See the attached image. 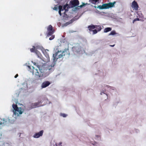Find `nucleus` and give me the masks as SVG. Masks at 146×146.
Returning <instances> with one entry per match:
<instances>
[{
    "instance_id": "f257e3e1",
    "label": "nucleus",
    "mask_w": 146,
    "mask_h": 146,
    "mask_svg": "<svg viewBox=\"0 0 146 146\" xmlns=\"http://www.w3.org/2000/svg\"><path fill=\"white\" fill-rule=\"evenodd\" d=\"M35 64L37 66L38 69H35V68L32 66L33 72H35V75L39 78H43L48 76L54 69V66L55 63L54 62L48 65L46 67H45L44 64L40 61H37L36 63H35Z\"/></svg>"
},
{
    "instance_id": "f03ea898",
    "label": "nucleus",
    "mask_w": 146,
    "mask_h": 146,
    "mask_svg": "<svg viewBox=\"0 0 146 146\" xmlns=\"http://www.w3.org/2000/svg\"><path fill=\"white\" fill-rule=\"evenodd\" d=\"M69 54L68 49H65L64 51L62 52L61 50H59L57 48L56 51V53L53 54V59L54 61L53 62L55 63V62L57 60L62 58L64 56L68 55Z\"/></svg>"
},
{
    "instance_id": "7ed1b4c3",
    "label": "nucleus",
    "mask_w": 146,
    "mask_h": 146,
    "mask_svg": "<svg viewBox=\"0 0 146 146\" xmlns=\"http://www.w3.org/2000/svg\"><path fill=\"white\" fill-rule=\"evenodd\" d=\"M13 108V114L16 116H18L19 115L21 114L23 112L24 110L21 107H18L16 104H13L12 105Z\"/></svg>"
},
{
    "instance_id": "20e7f679",
    "label": "nucleus",
    "mask_w": 146,
    "mask_h": 146,
    "mask_svg": "<svg viewBox=\"0 0 146 146\" xmlns=\"http://www.w3.org/2000/svg\"><path fill=\"white\" fill-rule=\"evenodd\" d=\"M79 4V1L78 0H71L69 3L71 8L77 6Z\"/></svg>"
},
{
    "instance_id": "39448f33",
    "label": "nucleus",
    "mask_w": 146,
    "mask_h": 146,
    "mask_svg": "<svg viewBox=\"0 0 146 146\" xmlns=\"http://www.w3.org/2000/svg\"><path fill=\"white\" fill-rule=\"evenodd\" d=\"M48 33L47 36H49L52 35L54 32V30L53 29V27L51 25H50L47 28Z\"/></svg>"
},
{
    "instance_id": "423d86ee",
    "label": "nucleus",
    "mask_w": 146,
    "mask_h": 146,
    "mask_svg": "<svg viewBox=\"0 0 146 146\" xmlns=\"http://www.w3.org/2000/svg\"><path fill=\"white\" fill-rule=\"evenodd\" d=\"M131 7L132 8H133L136 11H137L138 9L139 5L135 1H134L132 2Z\"/></svg>"
},
{
    "instance_id": "0eeeda50",
    "label": "nucleus",
    "mask_w": 146,
    "mask_h": 146,
    "mask_svg": "<svg viewBox=\"0 0 146 146\" xmlns=\"http://www.w3.org/2000/svg\"><path fill=\"white\" fill-rule=\"evenodd\" d=\"M42 102L41 101H39L37 102L33 103L31 105V108L32 109L40 106V104Z\"/></svg>"
},
{
    "instance_id": "6e6552de",
    "label": "nucleus",
    "mask_w": 146,
    "mask_h": 146,
    "mask_svg": "<svg viewBox=\"0 0 146 146\" xmlns=\"http://www.w3.org/2000/svg\"><path fill=\"white\" fill-rule=\"evenodd\" d=\"M115 3V2H114L113 3L110 2L108 3L104 4L105 9H108L113 7Z\"/></svg>"
},
{
    "instance_id": "1a4fd4ad",
    "label": "nucleus",
    "mask_w": 146,
    "mask_h": 146,
    "mask_svg": "<svg viewBox=\"0 0 146 146\" xmlns=\"http://www.w3.org/2000/svg\"><path fill=\"white\" fill-rule=\"evenodd\" d=\"M73 51L75 52H80L81 51V47L79 45L73 47Z\"/></svg>"
},
{
    "instance_id": "9d476101",
    "label": "nucleus",
    "mask_w": 146,
    "mask_h": 146,
    "mask_svg": "<svg viewBox=\"0 0 146 146\" xmlns=\"http://www.w3.org/2000/svg\"><path fill=\"white\" fill-rule=\"evenodd\" d=\"M43 132V130H41L39 132L36 133L34 135L33 137L35 138H39L40 137L42 136Z\"/></svg>"
},
{
    "instance_id": "9b49d317",
    "label": "nucleus",
    "mask_w": 146,
    "mask_h": 146,
    "mask_svg": "<svg viewBox=\"0 0 146 146\" xmlns=\"http://www.w3.org/2000/svg\"><path fill=\"white\" fill-rule=\"evenodd\" d=\"M71 7L70 5L67 3L64 5L63 8L62 7L63 11L64 10H65V12L64 13L65 14V13L68 11L69 9Z\"/></svg>"
},
{
    "instance_id": "f8f14e48",
    "label": "nucleus",
    "mask_w": 146,
    "mask_h": 146,
    "mask_svg": "<svg viewBox=\"0 0 146 146\" xmlns=\"http://www.w3.org/2000/svg\"><path fill=\"white\" fill-rule=\"evenodd\" d=\"M50 84V83L49 81H45L42 83L41 87L42 88H44L48 86Z\"/></svg>"
},
{
    "instance_id": "ddd939ff",
    "label": "nucleus",
    "mask_w": 146,
    "mask_h": 146,
    "mask_svg": "<svg viewBox=\"0 0 146 146\" xmlns=\"http://www.w3.org/2000/svg\"><path fill=\"white\" fill-rule=\"evenodd\" d=\"M6 119H3V121L0 123V129H2L3 126L6 125L7 123V121H6Z\"/></svg>"
},
{
    "instance_id": "4468645a",
    "label": "nucleus",
    "mask_w": 146,
    "mask_h": 146,
    "mask_svg": "<svg viewBox=\"0 0 146 146\" xmlns=\"http://www.w3.org/2000/svg\"><path fill=\"white\" fill-rule=\"evenodd\" d=\"M44 53L46 58L47 61L48 62L50 60V57L48 54L46 50L44 52Z\"/></svg>"
},
{
    "instance_id": "2eb2a0df",
    "label": "nucleus",
    "mask_w": 146,
    "mask_h": 146,
    "mask_svg": "<svg viewBox=\"0 0 146 146\" xmlns=\"http://www.w3.org/2000/svg\"><path fill=\"white\" fill-rule=\"evenodd\" d=\"M137 15L138 16L137 17H138L139 18H141V19H142V20L143 21L145 19V18L144 17L142 13H139L137 14Z\"/></svg>"
},
{
    "instance_id": "dca6fc26",
    "label": "nucleus",
    "mask_w": 146,
    "mask_h": 146,
    "mask_svg": "<svg viewBox=\"0 0 146 146\" xmlns=\"http://www.w3.org/2000/svg\"><path fill=\"white\" fill-rule=\"evenodd\" d=\"M85 5V4L84 3H83L82 5H81L80 6L78 5L77 7L75 8V10L76 11L78 10L79 9L82 7L84 6Z\"/></svg>"
},
{
    "instance_id": "f3484780",
    "label": "nucleus",
    "mask_w": 146,
    "mask_h": 146,
    "mask_svg": "<svg viewBox=\"0 0 146 146\" xmlns=\"http://www.w3.org/2000/svg\"><path fill=\"white\" fill-rule=\"evenodd\" d=\"M96 28V25H89L88 26V28L90 31H92V29Z\"/></svg>"
},
{
    "instance_id": "a211bd4d",
    "label": "nucleus",
    "mask_w": 146,
    "mask_h": 146,
    "mask_svg": "<svg viewBox=\"0 0 146 146\" xmlns=\"http://www.w3.org/2000/svg\"><path fill=\"white\" fill-rule=\"evenodd\" d=\"M35 53L36 54L38 58H41L42 56L41 53L39 51L36 50Z\"/></svg>"
},
{
    "instance_id": "6ab92c4d",
    "label": "nucleus",
    "mask_w": 146,
    "mask_h": 146,
    "mask_svg": "<svg viewBox=\"0 0 146 146\" xmlns=\"http://www.w3.org/2000/svg\"><path fill=\"white\" fill-rule=\"evenodd\" d=\"M94 7L95 8H98L100 9H105V6L104 5V4H103L102 5H100L98 6V7H96V6H94Z\"/></svg>"
},
{
    "instance_id": "aec40b11",
    "label": "nucleus",
    "mask_w": 146,
    "mask_h": 146,
    "mask_svg": "<svg viewBox=\"0 0 146 146\" xmlns=\"http://www.w3.org/2000/svg\"><path fill=\"white\" fill-rule=\"evenodd\" d=\"M58 7H59V11H58L59 13L60 16H61L62 14L61 13V11H63L62 6H61V5H59Z\"/></svg>"
},
{
    "instance_id": "412c9836",
    "label": "nucleus",
    "mask_w": 146,
    "mask_h": 146,
    "mask_svg": "<svg viewBox=\"0 0 146 146\" xmlns=\"http://www.w3.org/2000/svg\"><path fill=\"white\" fill-rule=\"evenodd\" d=\"M90 2L94 4L99 3V0H89Z\"/></svg>"
},
{
    "instance_id": "4be33fe9",
    "label": "nucleus",
    "mask_w": 146,
    "mask_h": 146,
    "mask_svg": "<svg viewBox=\"0 0 146 146\" xmlns=\"http://www.w3.org/2000/svg\"><path fill=\"white\" fill-rule=\"evenodd\" d=\"M111 27H107L104 29V33H107L111 31Z\"/></svg>"
},
{
    "instance_id": "5701e85b",
    "label": "nucleus",
    "mask_w": 146,
    "mask_h": 146,
    "mask_svg": "<svg viewBox=\"0 0 146 146\" xmlns=\"http://www.w3.org/2000/svg\"><path fill=\"white\" fill-rule=\"evenodd\" d=\"M96 28L99 31L102 29V27L100 25H96Z\"/></svg>"
},
{
    "instance_id": "b1692460",
    "label": "nucleus",
    "mask_w": 146,
    "mask_h": 146,
    "mask_svg": "<svg viewBox=\"0 0 146 146\" xmlns=\"http://www.w3.org/2000/svg\"><path fill=\"white\" fill-rule=\"evenodd\" d=\"M37 50L35 48V47L34 46H33V48H31L30 49V51L31 52H35Z\"/></svg>"
},
{
    "instance_id": "393cba45",
    "label": "nucleus",
    "mask_w": 146,
    "mask_h": 146,
    "mask_svg": "<svg viewBox=\"0 0 146 146\" xmlns=\"http://www.w3.org/2000/svg\"><path fill=\"white\" fill-rule=\"evenodd\" d=\"M116 34V32L115 31H111V33L109 34V35H115Z\"/></svg>"
},
{
    "instance_id": "a878e982",
    "label": "nucleus",
    "mask_w": 146,
    "mask_h": 146,
    "mask_svg": "<svg viewBox=\"0 0 146 146\" xmlns=\"http://www.w3.org/2000/svg\"><path fill=\"white\" fill-rule=\"evenodd\" d=\"M142 20V19H140L139 18H135L133 20V23H134L135 21H141Z\"/></svg>"
},
{
    "instance_id": "bb28decb",
    "label": "nucleus",
    "mask_w": 146,
    "mask_h": 146,
    "mask_svg": "<svg viewBox=\"0 0 146 146\" xmlns=\"http://www.w3.org/2000/svg\"><path fill=\"white\" fill-rule=\"evenodd\" d=\"M62 143L60 142L58 143H56L55 144L56 146H62Z\"/></svg>"
},
{
    "instance_id": "cd10ccee",
    "label": "nucleus",
    "mask_w": 146,
    "mask_h": 146,
    "mask_svg": "<svg viewBox=\"0 0 146 146\" xmlns=\"http://www.w3.org/2000/svg\"><path fill=\"white\" fill-rule=\"evenodd\" d=\"M93 32V34H96L98 32L97 31L96 29H94L92 31Z\"/></svg>"
},
{
    "instance_id": "c85d7f7f",
    "label": "nucleus",
    "mask_w": 146,
    "mask_h": 146,
    "mask_svg": "<svg viewBox=\"0 0 146 146\" xmlns=\"http://www.w3.org/2000/svg\"><path fill=\"white\" fill-rule=\"evenodd\" d=\"M54 38V36H52L49 38L50 40H53Z\"/></svg>"
},
{
    "instance_id": "c756f323",
    "label": "nucleus",
    "mask_w": 146,
    "mask_h": 146,
    "mask_svg": "<svg viewBox=\"0 0 146 146\" xmlns=\"http://www.w3.org/2000/svg\"><path fill=\"white\" fill-rule=\"evenodd\" d=\"M61 115L63 117H65L67 115L64 113H62L61 114Z\"/></svg>"
},
{
    "instance_id": "7c9ffc66",
    "label": "nucleus",
    "mask_w": 146,
    "mask_h": 146,
    "mask_svg": "<svg viewBox=\"0 0 146 146\" xmlns=\"http://www.w3.org/2000/svg\"><path fill=\"white\" fill-rule=\"evenodd\" d=\"M53 9L54 10H57L58 9V7L56 6H55L53 8Z\"/></svg>"
},
{
    "instance_id": "2f4dec72",
    "label": "nucleus",
    "mask_w": 146,
    "mask_h": 146,
    "mask_svg": "<svg viewBox=\"0 0 146 146\" xmlns=\"http://www.w3.org/2000/svg\"><path fill=\"white\" fill-rule=\"evenodd\" d=\"M18 76V74H17L15 76V78H17Z\"/></svg>"
},
{
    "instance_id": "473e14b6",
    "label": "nucleus",
    "mask_w": 146,
    "mask_h": 146,
    "mask_svg": "<svg viewBox=\"0 0 146 146\" xmlns=\"http://www.w3.org/2000/svg\"><path fill=\"white\" fill-rule=\"evenodd\" d=\"M115 46V44H113V45H110V46L111 47H113Z\"/></svg>"
},
{
    "instance_id": "72a5a7b5",
    "label": "nucleus",
    "mask_w": 146,
    "mask_h": 146,
    "mask_svg": "<svg viewBox=\"0 0 146 146\" xmlns=\"http://www.w3.org/2000/svg\"><path fill=\"white\" fill-rule=\"evenodd\" d=\"M28 68H29V69H31V66H28Z\"/></svg>"
},
{
    "instance_id": "f704fd0d",
    "label": "nucleus",
    "mask_w": 146,
    "mask_h": 146,
    "mask_svg": "<svg viewBox=\"0 0 146 146\" xmlns=\"http://www.w3.org/2000/svg\"><path fill=\"white\" fill-rule=\"evenodd\" d=\"M102 93H103L104 94V93L103 92H101V93H100V94L101 95H102Z\"/></svg>"
},
{
    "instance_id": "c9c22d12",
    "label": "nucleus",
    "mask_w": 146,
    "mask_h": 146,
    "mask_svg": "<svg viewBox=\"0 0 146 146\" xmlns=\"http://www.w3.org/2000/svg\"><path fill=\"white\" fill-rule=\"evenodd\" d=\"M1 121H2V119H1Z\"/></svg>"
},
{
    "instance_id": "e433bc0d",
    "label": "nucleus",
    "mask_w": 146,
    "mask_h": 146,
    "mask_svg": "<svg viewBox=\"0 0 146 146\" xmlns=\"http://www.w3.org/2000/svg\"><path fill=\"white\" fill-rule=\"evenodd\" d=\"M47 51H48V50H46Z\"/></svg>"
},
{
    "instance_id": "4c0bfd02",
    "label": "nucleus",
    "mask_w": 146,
    "mask_h": 146,
    "mask_svg": "<svg viewBox=\"0 0 146 146\" xmlns=\"http://www.w3.org/2000/svg\"><path fill=\"white\" fill-rule=\"evenodd\" d=\"M106 86H108V85H107Z\"/></svg>"
}]
</instances>
